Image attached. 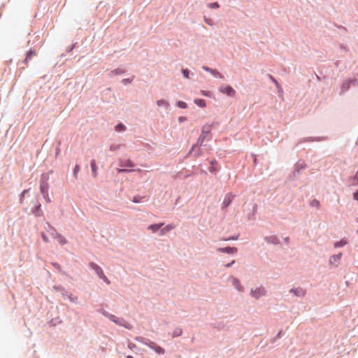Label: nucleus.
Segmentation results:
<instances>
[{
  "label": "nucleus",
  "instance_id": "obj_1",
  "mask_svg": "<svg viewBox=\"0 0 358 358\" xmlns=\"http://www.w3.org/2000/svg\"><path fill=\"white\" fill-rule=\"evenodd\" d=\"M90 267L94 270V271L96 272V273L98 275V276L101 278L105 282H106L108 285H109L110 283V280H108V278L104 275L103 273V270L101 269V268L98 266L96 264L94 263V262H91L90 264Z\"/></svg>",
  "mask_w": 358,
  "mask_h": 358
},
{
  "label": "nucleus",
  "instance_id": "obj_2",
  "mask_svg": "<svg viewBox=\"0 0 358 358\" xmlns=\"http://www.w3.org/2000/svg\"><path fill=\"white\" fill-rule=\"evenodd\" d=\"M210 131H211V125H210V124L204 125L202 128V133H201L199 138L198 139L197 143L200 144L201 145L203 144L205 138H206L208 137V136L209 135V134L210 133Z\"/></svg>",
  "mask_w": 358,
  "mask_h": 358
},
{
  "label": "nucleus",
  "instance_id": "obj_3",
  "mask_svg": "<svg viewBox=\"0 0 358 358\" xmlns=\"http://www.w3.org/2000/svg\"><path fill=\"white\" fill-rule=\"evenodd\" d=\"M42 179H43V180L41 181V182L40 190L42 194L47 195L49 188L48 184L47 182L48 178V176H45L44 175H43Z\"/></svg>",
  "mask_w": 358,
  "mask_h": 358
},
{
  "label": "nucleus",
  "instance_id": "obj_4",
  "mask_svg": "<svg viewBox=\"0 0 358 358\" xmlns=\"http://www.w3.org/2000/svg\"><path fill=\"white\" fill-rule=\"evenodd\" d=\"M220 92L229 96H234L236 94L235 90L229 85L220 87Z\"/></svg>",
  "mask_w": 358,
  "mask_h": 358
},
{
  "label": "nucleus",
  "instance_id": "obj_5",
  "mask_svg": "<svg viewBox=\"0 0 358 358\" xmlns=\"http://www.w3.org/2000/svg\"><path fill=\"white\" fill-rule=\"evenodd\" d=\"M250 294L255 299H259L260 296L265 295V290L263 287H258L255 289H251Z\"/></svg>",
  "mask_w": 358,
  "mask_h": 358
},
{
  "label": "nucleus",
  "instance_id": "obj_6",
  "mask_svg": "<svg viewBox=\"0 0 358 358\" xmlns=\"http://www.w3.org/2000/svg\"><path fill=\"white\" fill-rule=\"evenodd\" d=\"M119 165L120 167H129L132 168L134 166V162L129 159H119Z\"/></svg>",
  "mask_w": 358,
  "mask_h": 358
},
{
  "label": "nucleus",
  "instance_id": "obj_7",
  "mask_svg": "<svg viewBox=\"0 0 358 358\" xmlns=\"http://www.w3.org/2000/svg\"><path fill=\"white\" fill-rule=\"evenodd\" d=\"M52 229L55 234V238L57 240L59 243L62 245H65L67 242L66 238L62 235L59 234L55 228H52Z\"/></svg>",
  "mask_w": 358,
  "mask_h": 358
},
{
  "label": "nucleus",
  "instance_id": "obj_8",
  "mask_svg": "<svg viewBox=\"0 0 358 358\" xmlns=\"http://www.w3.org/2000/svg\"><path fill=\"white\" fill-rule=\"evenodd\" d=\"M148 346L152 350H154L157 354L163 355L165 352L164 350L162 348L157 345L155 343H150V344H149Z\"/></svg>",
  "mask_w": 358,
  "mask_h": 358
},
{
  "label": "nucleus",
  "instance_id": "obj_9",
  "mask_svg": "<svg viewBox=\"0 0 358 358\" xmlns=\"http://www.w3.org/2000/svg\"><path fill=\"white\" fill-rule=\"evenodd\" d=\"M232 284L239 292H243V287L241 285V282L237 278H232Z\"/></svg>",
  "mask_w": 358,
  "mask_h": 358
},
{
  "label": "nucleus",
  "instance_id": "obj_10",
  "mask_svg": "<svg viewBox=\"0 0 358 358\" xmlns=\"http://www.w3.org/2000/svg\"><path fill=\"white\" fill-rule=\"evenodd\" d=\"M203 69L206 71H208V72H210L212 75H213L214 76H217V77H220L221 78H223V76L217 71V70H215V69H210L209 67L208 66H203Z\"/></svg>",
  "mask_w": 358,
  "mask_h": 358
},
{
  "label": "nucleus",
  "instance_id": "obj_11",
  "mask_svg": "<svg viewBox=\"0 0 358 358\" xmlns=\"http://www.w3.org/2000/svg\"><path fill=\"white\" fill-rule=\"evenodd\" d=\"M125 72H126V69L124 68H117L116 69L111 71L110 73V76H117V75H120V74H123Z\"/></svg>",
  "mask_w": 358,
  "mask_h": 358
},
{
  "label": "nucleus",
  "instance_id": "obj_12",
  "mask_svg": "<svg viewBox=\"0 0 358 358\" xmlns=\"http://www.w3.org/2000/svg\"><path fill=\"white\" fill-rule=\"evenodd\" d=\"M90 166L92 168L93 176H94V178H96L97 176L98 167H97L96 161L94 159H92L91 161Z\"/></svg>",
  "mask_w": 358,
  "mask_h": 358
},
{
  "label": "nucleus",
  "instance_id": "obj_13",
  "mask_svg": "<svg viewBox=\"0 0 358 358\" xmlns=\"http://www.w3.org/2000/svg\"><path fill=\"white\" fill-rule=\"evenodd\" d=\"M219 250L222 252L231 253V254L237 252V248H231V247H227V248H220Z\"/></svg>",
  "mask_w": 358,
  "mask_h": 358
},
{
  "label": "nucleus",
  "instance_id": "obj_14",
  "mask_svg": "<svg viewBox=\"0 0 358 358\" xmlns=\"http://www.w3.org/2000/svg\"><path fill=\"white\" fill-rule=\"evenodd\" d=\"M290 292L298 296H303L305 295V292L301 288L291 289Z\"/></svg>",
  "mask_w": 358,
  "mask_h": 358
},
{
  "label": "nucleus",
  "instance_id": "obj_15",
  "mask_svg": "<svg viewBox=\"0 0 358 358\" xmlns=\"http://www.w3.org/2000/svg\"><path fill=\"white\" fill-rule=\"evenodd\" d=\"M164 225V223H159V224H151L150 225L148 229L151 230L152 232H156L158 229H159L162 226Z\"/></svg>",
  "mask_w": 358,
  "mask_h": 358
},
{
  "label": "nucleus",
  "instance_id": "obj_16",
  "mask_svg": "<svg viewBox=\"0 0 358 358\" xmlns=\"http://www.w3.org/2000/svg\"><path fill=\"white\" fill-rule=\"evenodd\" d=\"M350 85H351V81H350V80L345 81L341 86V93H343V92H346L347 90H348L350 87Z\"/></svg>",
  "mask_w": 358,
  "mask_h": 358
},
{
  "label": "nucleus",
  "instance_id": "obj_17",
  "mask_svg": "<svg viewBox=\"0 0 358 358\" xmlns=\"http://www.w3.org/2000/svg\"><path fill=\"white\" fill-rule=\"evenodd\" d=\"M233 198L234 196L231 194H229L227 195L224 199V201H223V206L224 207L227 208L231 202V201L233 200Z\"/></svg>",
  "mask_w": 358,
  "mask_h": 358
},
{
  "label": "nucleus",
  "instance_id": "obj_18",
  "mask_svg": "<svg viewBox=\"0 0 358 358\" xmlns=\"http://www.w3.org/2000/svg\"><path fill=\"white\" fill-rule=\"evenodd\" d=\"M175 228V225L173 224H168L167 226H166L164 228H163L162 230H161V234L162 235H164L165 234L166 232L169 231L171 229H173Z\"/></svg>",
  "mask_w": 358,
  "mask_h": 358
},
{
  "label": "nucleus",
  "instance_id": "obj_19",
  "mask_svg": "<svg viewBox=\"0 0 358 358\" xmlns=\"http://www.w3.org/2000/svg\"><path fill=\"white\" fill-rule=\"evenodd\" d=\"M194 103L199 107H201V108L206 107V101L203 99H196L194 100Z\"/></svg>",
  "mask_w": 358,
  "mask_h": 358
},
{
  "label": "nucleus",
  "instance_id": "obj_20",
  "mask_svg": "<svg viewBox=\"0 0 358 358\" xmlns=\"http://www.w3.org/2000/svg\"><path fill=\"white\" fill-rule=\"evenodd\" d=\"M157 104L158 106H166L169 107V103L164 99H160L157 101Z\"/></svg>",
  "mask_w": 358,
  "mask_h": 358
},
{
  "label": "nucleus",
  "instance_id": "obj_21",
  "mask_svg": "<svg viewBox=\"0 0 358 358\" xmlns=\"http://www.w3.org/2000/svg\"><path fill=\"white\" fill-rule=\"evenodd\" d=\"M310 205L312 207H315L318 208L320 207V202L317 199H313L310 201Z\"/></svg>",
  "mask_w": 358,
  "mask_h": 358
},
{
  "label": "nucleus",
  "instance_id": "obj_22",
  "mask_svg": "<svg viewBox=\"0 0 358 358\" xmlns=\"http://www.w3.org/2000/svg\"><path fill=\"white\" fill-rule=\"evenodd\" d=\"M266 240L268 243H275V244L278 243V239L275 236H271V237L266 238Z\"/></svg>",
  "mask_w": 358,
  "mask_h": 358
},
{
  "label": "nucleus",
  "instance_id": "obj_23",
  "mask_svg": "<svg viewBox=\"0 0 358 358\" xmlns=\"http://www.w3.org/2000/svg\"><path fill=\"white\" fill-rule=\"evenodd\" d=\"M117 172L118 173H128V172H131V171H134L135 170H129V169H117ZM136 171H141V169H137L136 170Z\"/></svg>",
  "mask_w": 358,
  "mask_h": 358
},
{
  "label": "nucleus",
  "instance_id": "obj_24",
  "mask_svg": "<svg viewBox=\"0 0 358 358\" xmlns=\"http://www.w3.org/2000/svg\"><path fill=\"white\" fill-rule=\"evenodd\" d=\"M126 129V127L124 125L122 124H117L116 127H115V130L117 131H124Z\"/></svg>",
  "mask_w": 358,
  "mask_h": 358
},
{
  "label": "nucleus",
  "instance_id": "obj_25",
  "mask_svg": "<svg viewBox=\"0 0 358 358\" xmlns=\"http://www.w3.org/2000/svg\"><path fill=\"white\" fill-rule=\"evenodd\" d=\"M177 105L179 108H186L187 107V105L185 102L184 101H179L178 103H177Z\"/></svg>",
  "mask_w": 358,
  "mask_h": 358
},
{
  "label": "nucleus",
  "instance_id": "obj_26",
  "mask_svg": "<svg viewBox=\"0 0 358 358\" xmlns=\"http://www.w3.org/2000/svg\"><path fill=\"white\" fill-rule=\"evenodd\" d=\"M133 79H134V76L131 78H124L122 80V83L124 84V85H127V84H129L131 83L132 81H133Z\"/></svg>",
  "mask_w": 358,
  "mask_h": 358
},
{
  "label": "nucleus",
  "instance_id": "obj_27",
  "mask_svg": "<svg viewBox=\"0 0 358 358\" xmlns=\"http://www.w3.org/2000/svg\"><path fill=\"white\" fill-rule=\"evenodd\" d=\"M79 171H80V166L76 165L74 170H73V176L76 178H77V177H78V173L79 172Z\"/></svg>",
  "mask_w": 358,
  "mask_h": 358
},
{
  "label": "nucleus",
  "instance_id": "obj_28",
  "mask_svg": "<svg viewBox=\"0 0 358 358\" xmlns=\"http://www.w3.org/2000/svg\"><path fill=\"white\" fill-rule=\"evenodd\" d=\"M341 257V254H338L337 255H335V256H332L330 259V262H332V260H334V261H339Z\"/></svg>",
  "mask_w": 358,
  "mask_h": 358
},
{
  "label": "nucleus",
  "instance_id": "obj_29",
  "mask_svg": "<svg viewBox=\"0 0 358 358\" xmlns=\"http://www.w3.org/2000/svg\"><path fill=\"white\" fill-rule=\"evenodd\" d=\"M209 8H218L220 7V5L217 2L211 3L208 5Z\"/></svg>",
  "mask_w": 358,
  "mask_h": 358
},
{
  "label": "nucleus",
  "instance_id": "obj_30",
  "mask_svg": "<svg viewBox=\"0 0 358 358\" xmlns=\"http://www.w3.org/2000/svg\"><path fill=\"white\" fill-rule=\"evenodd\" d=\"M345 244H346L345 241H341L335 243L334 246L336 247V248L337 247H341V246H343Z\"/></svg>",
  "mask_w": 358,
  "mask_h": 358
},
{
  "label": "nucleus",
  "instance_id": "obj_31",
  "mask_svg": "<svg viewBox=\"0 0 358 358\" xmlns=\"http://www.w3.org/2000/svg\"><path fill=\"white\" fill-rule=\"evenodd\" d=\"M182 72L185 78H189V71L188 69H182Z\"/></svg>",
  "mask_w": 358,
  "mask_h": 358
},
{
  "label": "nucleus",
  "instance_id": "obj_32",
  "mask_svg": "<svg viewBox=\"0 0 358 358\" xmlns=\"http://www.w3.org/2000/svg\"><path fill=\"white\" fill-rule=\"evenodd\" d=\"M33 55H35V53H34L33 51L30 50V51L27 53V57H26V59H25V62H27L28 59H31V56H32Z\"/></svg>",
  "mask_w": 358,
  "mask_h": 358
},
{
  "label": "nucleus",
  "instance_id": "obj_33",
  "mask_svg": "<svg viewBox=\"0 0 358 358\" xmlns=\"http://www.w3.org/2000/svg\"><path fill=\"white\" fill-rule=\"evenodd\" d=\"M41 236H42V238L44 242H45V243L49 242V239H48V236L44 233L41 234Z\"/></svg>",
  "mask_w": 358,
  "mask_h": 358
},
{
  "label": "nucleus",
  "instance_id": "obj_34",
  "mask_svg": "<svg viewBox=\"0 0 358 358\" xmlns=\"http://www.w3.org/2000/svg\"><path fill=\"white\" fill-rule=\"evenodd\" d=\"M271 80L273 81V83H274L276 85L277 87H280V85L278 84V83L277 82V80L271 76H269Z\"/></svg>",
  "mask_w": 358,
  "mask_h": 358
},
{
  "label": "nucleus",
  "instance_id": "obj_35",
  "mask_svg": "<svg viewBox=\"0 0 358 358\" xmlns=\"http://www.w3.org/2000/svg\"><path fill=\"white\" fill-rule=\"evenodd\" d=\"M119 148H120V146H119V145H111V146L110 147V150L111 151L116 150H117V149H119Z\"/></svg>",
  "mask_w": 358,
  "mask_h": 358
},
{
  "label": "nucleus",
  "instance_id": "obj_36",
  "mask_svg": "<svg viewBox=\"0 0 358 358\" xmlns=\"http://www.w3.org/2000/svg\"><path fill=\"white\" fill-rule=\"evenodd\" d=\"M109 318H110L112 321L115 322V323H118V321H117V318L115 317V316L110 315L109 316Z\"/></svg>",
  "mask_w": 358,
  "mask_h": 358
},
{
  "label": "nucleus",
  "instance_id": "obj_37",
  "mask_svg": "<svg viewBox=\"0 0 358 358\" xmlns=\"http://www.w3.org/2000/svg\"><path fill=\"white\" fill-rule=\"evenodd\" d=\"M49 228H50V229H49V233H50V234L52 235V236L55 238V232H54V231H52V229L53 227H52L51 226H49Z\"/></svg>",
  "mask_w": 358,
  "mask_h": 358
},
{
  "label": "nucleus",
  "instance_id": "obj_38",
  "mask_svg": "<svg viewBox=\"0 0 358 358\" xmlns=\"http://www.w3.org/2000/svg\"><path fill=\"white\" fill-rule=\"evenodd\" d=\"M350 81H351V84L355 85H358V79H353V80H349Z\"/></svg>",
  "mask_w": 358,
  "mask_h": 358
},
{
  "label": "nucleus",
  "instance_id": "obj_39",
  "mask_svg": "<svg viewBox=\"0 0 358 358\" xmlns=\"http://www.w3.org/2000/svg\"><path fill=\"white\" fill-rule=\"evenodd\" d=\"M69 299L73 302H76L78 299L77 297H73L71 295L69 296Z\"/></svg>",
  "mask_w": 358,
  "mask_h": 358
},
{
  "label": "nucleus",
  "instance_id": "obj_40",
  "mask_svg": "<svg viewBox=\"0 0 358 358\" xmlns=\"http://www.w3.org/2000/svg\"><path fill=\"white\" fill-rule=\"evenodd\" d=\"M182 334V331L180 329L178 330L174 333V336H178Z\"/></svg>",
  "mask_w": 358,
  "mask_h": 358
},
{
  "label": "nucleus",
  "instance_id": "obj_41",
  "mask_svg": "<svg viewBox=\"0 0 358 358\" xmlns=\"http://www.w3.org/2000/svg\"><path fill=\"white\" fill-rule=\"evenodd\" d=\"M202 94L206 96H210V92H209L202 91Z\"/></svg>",
  "mask_w": 358,
  "mask_h": 358
},
{
  "label": "nucleus",
  "instance_id": "obj_42",
  "mask_svg": "<svg viewBox=\"0 0 358 358\" xmlns=\"http://www.w3.org/2000/svg\"><path fill=\"white\" fill-rule=\"evenodd\" d=\"M354 199L358 201V191L354 194Z\"/></svg>",
  "mask_w": 358,
  "mask_h": 358
},
{
  "label": "nucleus",
  "instance_id": "obj_43",
  "mask_svg": "<svg viewBox=\"0 0 358 358\" xmlns=\"http://www.w3.org/2000/svg\"><path fill=\"white\" fill-rule=\"evenodd\" d=\"M47 202H50V199L48 197V194L43 195Z\"/></svg>",
  "mask_w": 358,
  "mask_h": 358
},
{
  "label": "nucleus",
  "instance_id": "obj_44",
  "mask_svg": "<svg viewBox=\"0 0 358 358\" xmlns=\"http://www.w3.org/2000/svg\"><path fill=\"white\" fill-rule=\"evenodd\" d=\"M234 263V261L231 262V263H229V264H226V266H227V267H229V266H231Z\"/></svg>",
  "mask_w": 358,
  "mask_h": 358
},
{
  "label": "nucleus",
  "instance_id": "obj_45",
  "mask_svg": "<svg viewBox=\"0 0 358 358\" xmlns=\"http://www.w3.org/2000/svg\"><path fill=\"white\" fill-rule=\"evenodd\" d=\"M28 192L27 189H25L22 192V195L24 196V194H27V192Z\"/></svg>",
  "mask_w": 358,
  "mask_h": 358
},
{
  "label": "nucleus",
  "instance_id": "obj_46",
  "mask_svg": "<svg viewBox=\"0 0 358 358\" xmlns=\"http://www.w3.org/2000/svg\"><path fill=\"white\" fill-rule=\"evenodd\" d=\"M234 240V239H236V238H227V239H224V241H230V240Z\"/></svg>",
  "mask_w": 358,
  "mask_h": 358
},
{
  "label": "nucleus",
  "instance_id": "obj_47",
  "mask_svg": "<svg viewBox=\"0 0 358 358\" xmlns=\"http://www.w3.org/2000/svg\"><path fill=\"white\" fill-rule=\"evenodd\" d=\"M206 22L209 24H210V20H208L207 19L205 20Z\"/></svg>",
  "mask_w": 358,
  "mask_h": 358
},
{
  "label": "nucleus",
  "instance_id": "obj_48",
  "mask_svg": "<svg viewBox=\"0 0 358 358\" xmlns=\"http://www.w3.org/2000/svg\"><path fill=\"white\" fill-rule=\"evenodd\" d=\"M355 178H357V182H358V173L356 174Z\"/></svg>",
  "mask_w": 358,
  "mask_h": 358
},
{
  "label": "nucleus",
  "instance_id": "obj_49",
  "mask_svg": "<svg viewBox=\"0 0 358 358\" xmlns=\"http://www.w3.org/2000/svg\"><path fill=\"white\" fill-rule=\"evenodd\" d=\"M53 265H54L55 267L59 268V266H57V264H54Z\"/></svg>",
  "mask_w": 358,
  "mask_h": 358
},
{
  "label": "nucleus",
  "instance_id": "obj_50",
  "mask_svg": "<svg viewBox=\"0 0 358 358\" xmlns=\"http://www.w3.org/2000/svg\"><path fill=\"white\" fill-rule=\"evenodd\" d=\"M53 265H54L55 267L59 268V266H57V264H54Z\"/></svg>",
  "mask_w": 358,
  "mask_h": 358
},
{
  "label": "nucleus",
  "instance_id": "obj_51",
  "mask_svg": "<svg viewBox=\"0 0 358 358\" xmlns=\"http://www.w3.org/2000/svg\"><path fill=\"white\" fill-rule=\"evenodd\" d=\"M134 202H136V203L138 202L137 199H134Z\"/></svg>",
  "mask_w": 358,
  "mask_h": 358
},
{
  "label": "nucleus",
  "instance_id": "obj_52",
  "mask_svg": "<svg viewBox=\"0 0 358 358\" xmlns=\"http://www.w3.org/2000/svg\"><path fill=\"white\" fill-rule=\"evenodd\" d=\"M127 358H132V357H131V356H128V357H127Z\"/></svg>",
  "mask_w": 358,
  "mask_h": 358
},
{
  "label": "nucleus",
  "instance_id": "obj_53",
  "mask_svg": "<svg viewBox=\"0 0 358 358\" xmlns=\"http://www.w3.org/2000/svg\"><path fill=\"white\" fill-rule=\"evenodd\" d=\"M357 233H358V229H357Z\"/></svg>",
  "mask_w": 358,
  "mask_h": 358
}]
</instances>
